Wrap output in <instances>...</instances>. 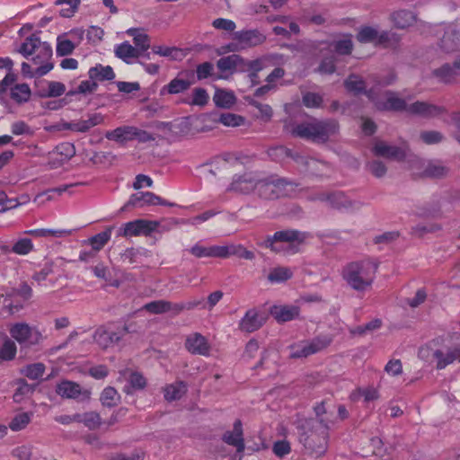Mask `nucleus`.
<instances>
[{"instance_id": "obj_45", "label": "nucleus", "mask_w": 460, "mask_h": 460, "mask_svg": "<svg viewBox=\"0 0 460 460\" xmlns=\"http://www.w3.org/2000/svg\"><path fill=\"white\" fill-rule=\"evenodd\" d=\"M448 171V168L439 162H429L422 172V175L429 178H441L446 176Z\"/></svg>"}, {"instance_id": "obj_28", "label": "nucleus", "mask_w": 460, "mask_h": 460, "mask_svg": "<svg viewBox=\"0 0 460 460\" xmlns=\"http://www.w3.org/2000/svg\"><path fill=\"white\" fill-rule=\"evenodd\" d=\"M379 396L380 394L376 388L373 386H367L356 388L349 394V398L351 402H354L363 399V402L367 404L371 402L378 400Z\"/></svg>"}, {"instance_id": "obj_39", "label": "nucleus", "mask_w": 460, "mask_h": 460, "mask_svg": "<svg viewBox=\"0 0 460 460\" xmlns=\"http://www.w3.org/2000/svg\"><path fill=\"white\" fill-rule=\"evenodd\" d=\"M33 418V412H20L14 415V417L9 422L8 428L14 432L24 429L31 421Z\"/></svg>"}, {"instance_id": "obj_9", "label": "nucleus", "mask_w": 460, "mask_h": 460, "mask_svg": "<svg viewBox=\"0 0 460 460\" xmlns=\"http://www.w3.org/2000/svg\"><path fill=\"white\" fill-rule=\"evenodd\" d=\"M233 42L228 45L232 51L246 49L262 44L266 37L258 30H243L232 35Z\"/></svg>"}, {"instance_id": "obj_3", "label": "nucleus", "mask_w": 460, "mask_h": 460, "mask_svg": "<svg viewBox=\"0 0 460 460\" xmlns=\"http://www.w3.org/2000/svg\"><path fill=\"white\" fill-rule=\"evenodd\" d=\"M378 267L371 259L351 261L343 268L341 276L352 289L364 292L372 288Z\"/></svg>"}, {"instance_id": "obj_32", "label": "nucleus", "mask_w": 460, "mask_h": 460, "mask_svg": "<svg viewBox=\"0 0 460 460\" xmlns=\"http://www.w3.org/2000/svg\"><path fill=\"white\" fill-rule=\"evenodd\" d=\"M192 84L191 81L174 78L169 82L166 85L163 86L161 89V94L169 93V94H178L184 93L187 91L190 85Z\"/></svg>"}, {"instance_id": "obj_30", "label": "nucleus", "mask_w": 460, "mask_h": 460, "mask_svg": "<svg viewBox=\"0 0 460 460\" xmlns=\"http://www.w3.org/2000/svg\"><path fill=\"white\" fill-rule=\"evenodd\" d=\"M115 55L128 64L133 63V59L140 55L128 41H124L115 47Z\"/></svg>"}, {"instance_id": "obj_4", "label": "nucleus", "mask_w": 460, "mask_h": 460, "mask_svg": "<svg viewBox=\"0 0 460 460\" xmlns=\"http://www.w3.org/2000/svg\"><path fill=\"white\" fill-rule=\"evenodd\" d=\"M286 128L293 137L314 143H325L339 132V124L335 119H311Z\"/></svg>"}, {"instance_id": "obj_42", "label": "nucleus", "mask_w": 460, "mask_h": 460, "mask_svg": "<svg viewBox=\"0 0 460 460\" xmlns=\"http://www.w3.org/2000/svg\"><path fill=\"white\" fill-rule=\"evenodd\" d=\"M102 404L108 408H112L118 405L120 401V395L114 387H105L100 396Z\"/></svg>"}, {"instance_id": "obj_27", "label": "nucleus", "mask_w": 460, "mask_h": 460, "mask_svg": "<svg viewBox=\"0 0 460 460\" xmlns=\"http://www.w3.org/2000/svg\"><path fill=\"white\" fill-rule=\"evenodd\" d=\"M127 34L133 38L135 49L141 56L150 48V39L143 28H130L127 31Z\"/></svg>"}, {"instance_id": "obj_55", "label": "nucleus", "mask_w": 460, "mask_h": 460, "mask_svg": "<svg viewBox=\"0 0 460 460\" xmlns=\"http://www.w3.org/2000/svg\"><path fill=\"white\" fill-rule=\"evenodd\" d=\"M45 369L43 363H34L27 365L22 370V374L31 380H37L43 376Z\"/></svg>"}, {"instance_id": "obj_34", "label": "nucleus", "mask_w": 460, "mask_h": 460, "mask_svg": "<svg viewBox=\"0 0 460 460\" xmlns=\"http://www.w3.org/2000/svg\"><path fill=\"white\" fill-rule=\"evenodd\" d=\"M10 92L12 100L19 104L27 102L31 95V88L25 83L13 85L10 87Z\"/></svg>"}, {"instance_id": "obj_14", "label": "nucleus", "mask_w": 460, "mask_h": 460, "mask_svg": "<svg viewBox=\"0 0 460 460\" xmlns=\"http://www.w3.org/2000/svg\"><path fill=\"white\" fill-rule=\"evenodd\" d=\"M75 155V146L70 142H63L58 144L49 153V164L51 167L57 168L68 162Z\"/></svg>"}, {"instance_id": "obj_18", "label": "nucleus", "mask_w": 460, "mask_h": 460, "mask_svg": "<svg viewBox=\"0 0 460 460\" xmlns=\"http://www.w3.org/2000/svg\"><path fill=\"white\" fill-rule=\"evenodd\" d=\"M222 440L236 448V452L241 454L245 449L243 423L241 420H236L233 425V430L226 431L222 436Z\"/></svg>"}, {"instance_id": "obj_62", "label": "nucleus", "mask_w": 460, "mask_h": 460, "mask_svg": "<svg viewBox=\"0 0 460 460\" xmlns=\"http://www.w3.org/2000/svg\"><path fill=\"white\" fill-rule=\"evenodd\" d=\"M433 75L444 83H450L456 75L455 68L449 65H445L439 69L434 70Z\"/></svg>"}, {"instance_id": "obj_20", "label": "nucleus", "mask_w": 460, "mask_h": 460, "mask_svg": "<svg viewBox=\"0 0 460 460\" xmlns=\"http://www.w3.org/2000/svg\"><path fill=\"white\" fill-rule=\"evenodd\" d=\"M445 111L443 107L430 104L425 102H415L409 105L407 112L419 115L423 118H433L441 115Z\"/></svg>"}, {"instance_id": "obj_51", "label": "nucleus", "mask_w": 460, "mask_h": 460, "mask_svg": "<svg viewBox=\"0 0 460 460\" xmlns=\"http://www.w3.org/2000/svg\"><path fill=\"white\" fill-rule=\"evenodd\" d=\"M11 132L14 136L33 137L35 129L23 120H16L11 124Z\"/></svg>"}, {"instance_id": "obj_26", "label": "nucleus", "mask_w": 460, "mask_h": 460, "mask_svg": "<svg viewBox=\"0 0 460 460\" xmlns=\"http://www.w3.org/2000/svg\"><path fill=\"white\" fill-rule=\"evenodd\" d=\"M344 85L348 92L356 95L365 93L371 101H375L373 89L366 91V83L359 75H350L345 80Z\"/></svg>"}, {"instance_id": "obj_16", "label": "nucleus", "mask_w": 460, "mask_h": 460, "mask_svg": "<svg viewBox=\"0 0 460 460\" xmlns=\"http://www.w3.org/2000/svg\"><path fill=\"white\" fill-rule=\"evenodd\" d=\"M256 181L257 179L252 172L235 175L228 187V190L240 194L256 193Z\"/></svg>"}, {"instance_id": "obj_15", "label": "nucleus", "mask_w": 460, "mask_h": 460, "mask_svg": "<svg viewBox=\"0 0 460 460\" xmlns=\"http://www.w3.org/2000/svg\"><path fill=\"white\" fill-rule=\"evenodd\" d=\"M159 201L160 197L151 191H138L130 195L128 200L120 208V212H125L131 208L157 205Z\"/></svg>"}, {"instance_id": "obj_36", "label": "nucleus", "mask_w": 460, "mask_h": 460, "mask_svg": "<svg viewBox=\"0 0 460 460\" xmlns=\"http://www.w3.org/2000/svg\"><path fill=\"white\" fill-rule=\"evenodd\" d=\"M243 62V59L238 55H230L227 57L221 58L217 63V68L220 70L223 74H232L239 65H241Z\"/></svg>"}, {"instance_id": "obj_57", "label": "nucleus", "mask_w": 460, "mask_h": 460, "mask_svg": "<svg viewBox=\"0 0 460 460\" xmlns=\"http://www.w3.org/2000/svg\"><path fill=\"white\" fill-rule=\"evenodd\" d=\"M170 301L166 300H156L146 304L143 309L146 310L151 314H164L169 312Z\"/></svg>"}, {"instance_id": "obj_7", "label": "nucleus", "mask_w": 460, "mask_h": 460, "mask_svg": "<svg viewBox=\"0 0 460 460\" xmlns=\"http://www.w3.org/2000/svg\"><path fill=\"white\" fill-rule=\"evenodd\" d=\"M296 185L276 174L263 179H257L256 195L265 200H273L282 197L291 196Z\"/></svg>"}, {"instance_id": "obj_13", "label": "nucleus", "mask_w": 460, "mask_h": 460, "mask_svg": "<svg viewBox=\"0 0 460 460\" xmlns=\"http://www.w3.org/2000/svg\"><path fill=\"white\" fill-rule=\"evenodd\" d=\"M9 332L20 344H36L40 334L24 323H17L11 326Z\"/></svg>"}, {"instance_id": "obj_41", "label": "nucleus", "mask_w": 460, "mask_h": 460, "mask_svg": "<svg viewBox=\"0 0 460 460\" xmlns=\"http://www.w3.org/2000/svg\"><path fill=\"white\" fill-rule=\"evenodd\" d=\"M27 234L35 237H64L71 234V230L66 229H49V228H36L31 229L24 232Z\"/></svg>"}, {"instance_id": "obj_8", "label": "nucleus", "mask_w": 460, "mask_h": 460, "mask_svg": "<svg viewBox=\"0 0 460 460\" xmlns=\"http://www.w3.org/2000/svg\"><path fill=\"white\" fill-rule=\"evenodd\" d=\"M126 332H128L126 325L119 326L115 323H108L95 330L93 341L99 347L106 349L116 345Z\"/></svg>"}, {"instance_id": "obj_21", "label": "nucleus", "mask_w": 460, "mask_h": 460, "mask_svg": "<svg viewBox=\"0 0 460 460\" xmlns=\"http://www.w3.org/2000/svg\"><path fill=\"white\" fill-rule=\"evenodd\" d=\"M391 34L387 31L378 33L377 30L370 26L362 27L357 40L361 43L375 42L376 44H385L390 40Z\"/></svg>"}, {"instance_id": "obj_47", "label": "nucleus", "mask_w": 460, "mask_h": 460, "mask_svg": "<svg viewBox=\"0 0 460 460\" xmlns=\"http://www.w3.org/2000/svg\"><path fill=\"white\" fill-rule=\"evenodd\" d=\"M138 225V219L122 224L117 231V236L125 238L139 236Z\"/></svg>"}, {"instance_id": "obj_56", "label": "nucleus", "mask_w": 460, "mask_h": 460, "mask_svg": "<svg viewBox=\"0 0 460 460\" xmlns=\"http://www.w3.org/2000/svg\"><path fill=\"white\" fill-rule=\"evenodd\" d=\"M139 236H149L158 230L160 222L156 220L138 219Z\"/></svg>"}, {"instance_id": "obj_35", "label": "nucleus", "mask_w": 460, "mask_h": 460, "mask_svg": "<svg viewBox=\"0 0 460 460\" xmlns=\"http://www.w3.org/2000/svg\"><path fill=\"white\" fill-rule=\"evenodd\" d=\"M213 101L217 107L229 109L235 103L236 98L231 91L217 89Z\"/></svg>"}, {"instance_id": "obj_22", "label": "nucleus", "mask_w": 460, "mask_h": 460, "mask_svg": "<svg viewBox=\"0 0 460 460\" xmlns=\"http://www.w3.org/2000/svg\"><path fill=\"white\" fill-rule=\"evenodd\" d=\"M376 107L380 111H406L408 109V105L406 104V102L399 98L397 93L393 92H386L385 93V101L380 102V101H374Z\"/></svg>"}, {"instance_id": "obj_46", "label": "nucleus", "mask_w": 460, "mask_h": 460, "mask_svg": "<svg viewBox=\"0 0 460 460\" xmlns=\"http://www.w3.org/2000/svg\"><path fill=\"white\" fill-rule=\"evenodd\" d=\"M75 48V44L67 38L66 35H60L57 39L56 52L58 56H67L71 54Z\"/></svg>"}, {"instance_id": "obj_40", "label": "nucleus", "mask_w": 460, "mask_h": 460, "mask_svg": "<svg viewBox=\"0 0 460 460\" xmlns=\"http://www.w3.org/2000/svg\"><path fill=\"white\" fill-rule=\"evenodd\" d=\"M293 277V271L288 267H275L273 268L269 275L268 280L272 284L283 283L290 279Z\"/></svg>"}, {"instance_id": "obj_6", "label": "nucleus", "mask_w": 460, "mask_h": 460, "mask_svg": "<svg viewBox=\"0 0 460 460\" xmlns=\"http://www.w3.org/2000/svg\"><path fill=\"white\" fill-rule=\"evenodd\" d=\"M190 252L196 258H218L226 259L236 256L240 259L252 261L255 258L254 252L247 250L243 244L229 243L226 245L204 246L198 242L190 249Z\"/></svg>"}, {"instance_id": "obj_64", "label": "nucleus", "mask_w": 460, "mask_h": 460, "mask_svg": "<svg viewBox=\"0 0 460 460\" xmlns=\"http://www.w3.org/2000/svg\"><path fill=\"white\" fill-rule=\"evenodd\" d=\"M84 425L91 430L98 429L101 424V416L98 412L88 411L84 413L83 420Z\"/></svg>"}, {"instance_id": "obj_25", "label": "nucleus", "mask_w": 460, "mask_h": 460, "mask_svg": "<svg viewBox=\"0 0 460 460\" xmlns=\"http://www.w3.org/2000/svg\"><path fill=\"white\" fill-rule=\"evenodd\" d=\"M202 120L203 122L221 123L226 127H238L243 125L245 119L243 117L237 114L221 113L219 115H205L203 116Z\"/></svg>"}, {"instance_id": "obj_19", "label": "nucleus", "mask_w": 460, "mask_h": 460, "mask_svg": "<svg viewBox=\"0 0 460 460\" xmlns=\"http://www.w3.org/2000/svg\"><path fill=\"white\" fill-rule=\"evenodd\" d=\"M311 200H320L326 202L331 208L341 210L351 208L352 203L348 197L341 191L332 193H320L310 198Z\"/></svg>"}, {"instance_id": "obj_37", "label": "nucleus", "mask_w": 460, "mask_h": 460, "mask_svg": "<svg viewBox=\"0 0 460 460\" xmlns=\"http://www.w3.org/2000/svg\"><path fill=\"white\" fill-rule=\"evenodd\" d=\"M164 398L172 402L179 400L187 392V385L183 381H177L164 387Z\"/></svg>"}, {"instance_id": "obj_10", "label": "nucleus", "mask_w": 460, "mask_h": 460, "mask_svg": "<svg viewBox=\"0 0 460 460\" xmlns=\"http://www.w3.org/2000/svg\"><path fill=\"white\" fill-rule=\"evenodd\" d=\"M56 393L62 398L80 401H88L92 394L89 389H84L78 383L66 379L57 384Z\"/></svg>"}, {"instance_id": "obj_48", "label": "nucleus", "mask_w": 460, "mask_h": 460, "mask_svg": "<svg viewBox=\"0 0 460 460\" xmlns=\"http://www.w3.org/2000/svg\"><path fill=\"white\" fill-rule=\"evenodd\" d=\"M104 118L101 113H92L87 119L78 120L80 133L88 132L93 127L102 124Z\"/></svg>"}, {"instance_id": "obj_5", "label": "nucleus", "mask_w": 460, "mask_h": 460, "mask_svg": "<svg viewBox=\"0 0 460 460\" xmlns=\"http://www.w3.org/2000/svg\"><path fill=\"white\" fill-rule=\"evenodd\" d=\"M306 234L295 229L277 231L264 241V246L276 253L290 255L297 253L305 242Z\"/></svg>"}, {"instance_id": "obj_17", "label": "nucleus", "mask_w": 460, "mask_h": 460, "mask_svg": "<svg viewBox=\"0 0 460 460\" xmlns=\"http://www.w3.org/2000/svg\"><path fill=\"white\" fill-rule=\"evenodd\" d=\"M265 320L263 314L252 308L246 311L240 320L238 327L242 332L251 333L259 330L264 324Z\"/></svg>"}, {"instance_id": "obj_11", "label": "nucleus", "mask_w": 460, "mask_h": 460, "mask_svg": "<svg viewBox=\"0 0 460 460\" xmlns=\"http://www.w3.org/2000/svg\"><path fill=\"white\" fill-rule=\"evenodd\" d=\"M408 151L409 147L406 143H403L402 146H396L388 145L384 141H377L373 147L375 155L395 161H403Z\"/></svg>"}, {"instance_id": "obj_52", "label": "nucleus", "mask_w": 460, "mask_h": 460, "mask_svg": "<svg viewBox=\"0 0 460 460\" xmlns=\"http://www.w3.org/2000/svg\"><path fill=\"white\" fill-rule=\"evenodd\" d=\"M291 358H302L311 356V352L306 341L294 343L288 347Z\"/></svg>"}, {"instance_id": "obj_50", "label": "nucleus", "mask_w": 460, "mask_h": 460, "mask_svg": "<svg viewBox=\"0 0 460 460\" xmlns=\"http://www.w3.org/2000/svg\"><path fill=\"white\" fill-rule=\"evenodd\" d=\"M152 51L154 54L158 55L160 57L169 58L172 60H176L181 54L180 49L176 47H169L165 45H158L154 46L152 48Z\"/></svg>"}, {"instance_id": "obj_12", "label": "nucleus", "mask_w": 460, "mask_h": 460, "mask_svg": "<svg viewBox=\"0 0 460 460\" xmlns=\"http://www.w3.org/2000/svg\"><path fill=\"white\" fill-rule=\"evenodd\" d=\"M185 349L192 355L208 357L211 346L205 336L199 332L189 334L185 340Z\"/></svg>"}, {"instance_id": "obj_58", "label": "nucleus", "mask_w": 460, "mask_h": 460, "mask_svg": "<svg viewBox=\"0 0 460 460\" xmlns=\"http://www.w3.org/2000/svg\"><path fill=\"white\" fill-rule=\"evenodd\" d=\"M81 0H56L55 4H68V8H63L60 10V15L62 17H72L78 10Z\"/></svg>"}, {"instance_id": "obj_54", "label": "nucleus", "mask_w": 460, "mask_h": 460, "mask_svg": "<svg viewBox=\"0 0 460 460\" xmlns=\"http://www.w3.org/2000/svg\"><path fill=\"white\" fill-rule=\"evenodd\" d=\"M129 387L126 389V393L129 394L136 390H142L146 385V380L143 375L138 372H132L128 377Z\"/></svg>"}, {"instance_id": "obj_63", "label": "nucleus", "mask_w": 460, "mask_h": 460, "mask_svg": "<svg viewBox=\"0 0 460 460\" xmlns=\"http://www.w3.org/2000/svg\"><path fill=\"white\" fill-rule=\"evenodd\" d=\"M331 47L338 54L349 55L351 53L353 44L351 39L347 38L335 41L331 45Z\"/></svg>"}, {"instance_id": "obj_61", "label": "nucleus", "mask_w": 460, "mask_h": 460, "mask_svg": "<svg viewBox=\"0 0 460 460\" xmlns=\"http://www.w3.org/2000/svg\"><path fill=\"white\" fill-rule=\"evenodd\" d=\"M208 94L204 88H195L192 93V99L187 103L190 105L204 106L208 102Z\"/></svg>"}, {"instance_id": "obj_23", "label": "nucleus", "mask_w": 460, "mask_h": 460, "mask_svg": "<svg viewBox=\"0 0 460 460\" xmlns=\"http://www.w3.org/2000/svg\"><path fill=\"white\" fill-rule=\"evenodd\" d=\"M270 313L277 322L285 323L297 318L300 308L297 305H273Z\"/></svg>"}, {"instance_id": "obj_59", "label": "nucleus", "mask_w": 460, "mask_h": 460, "mask_svg": "<svg viewBox=\"0 0 460 460\" xmlns=\"http://www.w3.org/2000/svg\"><path fill=\"white\" fill-rule=\"evenodd\" d=\"M66 92V86L63 83L57 81L48 82V87L45 93H42L43 97H59Z\"/></svg>"}, {"instance_id": "obj_29", "label": "nucleus", "mask_w": 460, "mask_h": 460, "mask_svg": "<svg viewBox=\"0 0 460 460\" xmlns=\"http://www.w3.org/2000/svg\"><path fill=\"white\" fill-rule=\"evenodd\" d=\"M134 126L118 127L113 130L107 131L105 137L118 143H125L133 140Z\"/></svg>"}, {"instance_id": "obj_33", "label": "nucleus", "mask_w": 460, "mask_h": 460, "mask_svg": "<svg viewBox=\"0 0 460 460\" xmlns=\"http://www.w3.org/2000/svg\"><path fill=\"white\" fill-rule=\"evenodd\" d=\"M415 21V14L408 10H399L392 14V22L394 25L400 29L411 26Z\"/></svg>"}, {"instance_id": "obj_44", "label": "nucleus", "mask_w": 460, "mask_h": 460, "mask_svg": "<svg viewBox=\"0 0 460 460\" xmlns=\"http://www.w3.org/2000/svg\"><path fill=\"white\" fill-rule=\"evenodd\" d=\"M112 227H108L106 230L90 237L88 239V243L91 244L92 248L98 252L102 250L105 244L110 241L111 236Z\"/></svg>"}, {"instance_id": "obj_49", "label": "nucleus", "mask_w": 460, "mask_h": 460, "mask_svg": "<svg viewBox=\"0 0 460 460\" xmlns=\"http://www.w3.org/2000/svg\"><path fill=\"white\" fill-rule=\"evenodd\" d=\"M34 249V244L30 238H20L11 247V252L18 255H27Z\"/></svg>"}, {"instance_id": "obj_53", "label": "nucleus", "mask_w": 460, "mask_h": 460, "mask_svg": "<svg viewBox=\"0 0 460 460\" xmlns=\"http://www.w3.org/2000/svg\"><path fill=\"white\" fill-rule=\"evenodd\" d=\"M17 347L13 341L6 339L0 348V358L3 360H12L15 358Z\"/></svg>"}, {"instance_id": "obj_38", "label": "nucleus", "mask_w": 460, "mask_h": 460, "mask_svg": "<svg viewBox=\"0 0 460 460\" xmlns=\"http://www.w3.org/2000/svg\"><path fill=\"white\" fill-rule=\"evenodd\" d=\"M306 172L314 176H324L330 171L328 164L314 158L305 159L304 162Z\"/></svg>"}, {"instance_id": "obj_43", "label": "nucleus", "mask_w": 460, "mask_h": 460, "mask_svg": "<svg viewBox=\"0 0 460 460\" xmlns=\"http://www.w3.org/2000/svg\"><path fill=\"white\" fill-rule=\"evenodd\" d=\"M311 355L316 354L331 345L332 338L329 335L316 336L312 340L306 341Z\"/></svg>"}, {"instance_id": "obj_1", "label": "nucleus", "mask_w": 460, "mask_h": 460, "mask_svg": "<svg viewBox=\"0 0 460 460\" xmlns=\"http://www.w3.org/2000/svg\"><path fill=\"white\" fill-rule=\"evenodd\" d=\"M24 58L31 57V63L22 62V75L26 78H39L49 73L54 64L52 62V48L49 43L41 41L36 34L27 37L19 49Z\"/></svg>"}, {"instance_id": "obj_31", "label": "nucleus", "mask_w": 460, "mask_h": 460, "mask_svg": "<svg viewBox=\"0 0 460 460\" xmlns=\"http://www.w3.org/2000/svg\"><path fill=\"white\" fill-rule=\"evenodd\" d=\"M88 75L94 81H111L115 78V73L110 66L96 65L89 69Z\"/></svg>"}, {"instance_id": "obj_24", "label": "nucleus", "mask_w": 460, "mask_h": 460, "mask_svg": "<svg viewBox=\"0 0 460 460\" xmlns=\"http://www.w3.org/2000/svg\"><path fill=\"white\" fill-rule=\"evenodd\" d=\"M459 31L457 25L449 24L444 29V35L440 41V48L445 52L455 51L458 47Z\"/></svg>"}, {"instance_id": "obj_60", "label": "nucleus", "mask_w": 460, "mask_h": 460, "mask_svg": "<svg viewBox=\"0 0 460 460\" xmlns=\"http://www.w3.org/2000/svg\"><path fill=\"white\" fill-rule=\"evenodd\" d=\"M49 131H64L70 130L73 132L80 133L78 120H73L70 122L61 120L57 122L46 128Z\"/></svg>"}, {"instance_id": "obj_2", "label": "nucleus", "mask_w": 460, "mask_h": 460, "mask_svg": "<svg viewBox=\"0 0 460 460\" xmlns=\"http://www.w3.org/2000/svg\"><path fill=\"white\" fill-rule=\"evenodd\" d=\"M459 356L460 348L452 342L450 335L432 339L418 350L420 359L429 363L435 362L438 370L454 363Z\"/></svg>"}]
</instances>
